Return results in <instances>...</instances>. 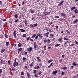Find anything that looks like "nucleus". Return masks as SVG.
I'll list each match as a JSON object with an SVG mask.
<instances>
[{
	"instance_id": "f257e3e1",
	"label": "nucleus",
	"mask_w": 78,
	"mask_h": 78,
	"mask_svg": "<svg viewBox=\"0 0 78 78\" xmlns=\"http://www.w3.org/2000/svg\"><path fill=\"white\" fill-rule=\"evenodd\" d=\"M32 49L33 48H32V47H30L29 48H27V51L29 52V53H31V51Z\"/></svg>"
},
{
	"instance_id": "f03ea898",
	"label": "nucleus",
	"mask_w": 78,
	"mask_h": 78,
	"mask_svg": "<svg viewBox=\"0 0 78 78\" xmlns=\"http://www.w3.org/2000/svg\"><path fill=\"white\" fill-rule=\"evenodd\" d=\"M57 73H58V71L57 70L53 72H52V74L53 75H55Z\"/></svg>"
},
{
	"instance_id": "7ed1b4c3",
	"label": "nucleus",
	"mask_w": 78,
	"mask_h": 78,
	"mask_svg": "<svg viewBox=\"0 0 78 78\" xmlns=\"http://www.w3.org/2000/svg\"><path fill=\"white\" fill-rule=\"evenodd\" d=\"M34 48H36L37 47V45H36V42H34Z\"/></svg>"
},
{
	"instance_id": "20e7f679",
	"label": "nucleus",
	"mask_w": 78,
	"mask_h": 78,
	"mask_svg": "<svg viewBox=\"0 0 78 78\" xmlns=\"http://www.w3.org/2000/svg\"><path fill=\"white\" fill-rule=\"evenodd\" d=\"M13 34H14V37H15V38H16L17 36H16V34L15 30L13 32Z\"/></svg>"
},
{
	"instance_id": "39448f33",
	"label": "nucleus",
	"mask_w": 78,
	"mask_h": 78,
	"mask_svg": "<svg viewBox=\"0 0 78 78\" xmlns=\"http://www.w3.org/2000/svg\"><path fill=\"white\" fill-rule=\"evenodd\" d=\"M27 76L28 78H30V74L28 73V72H27Z\"/></svg>"
},
{
	"instance_id": "423d86ee",
	"label": "nucleus",
	"mask_w": 78,
	"mask_h": 78,
	"mask_svg": "<svg viewBox=\"0 0 78 78\" xmlns=\"http://www.w3.org/2000/svg\"><path fill=\"white\" fill-rule=\"evenodd\" d=\"M78 9H76L75 10H74V12L75 13V14H77V13H78Z\"/></svg>"
},
{
	"instance_id": "0eeeda50",
	"label": "nucleus",
	"mask_w": 78,
	"mask_h": 78,
	"mask_svg": "<svg viewBox=\"0 0 78 78\" xmlns=\"http://www.w3.org/2000/svg\"><path fill=\"white\" fill-rule=\"evenodd\" d=\"M20 31L21 32H24L25 31V30L23 29H21L20 30Z\"/></svg>"
},
{
	"instance_id": "6e6552de",
	"label": "nucleus",
	"mask_w": 78,
	"mask_h": 78,
	"mask_svg": "<svg viewBox=\"0 0 78 78\" xmlns=\"http://www.w3.org/2000/svg\"><path fill=\"white\" fill-rule=\"evenodd\" d=\"M4 51H5V49L1 50V52L2 53H3V52H4Z\"/></svg>"
},
{
	"instance_id": "1a4fd4ad",
	"label": "nucleus",
	"mask_w": 78,
	"mask_h": 78,
	"mask_svg": "<svg viewBox=\"0 0 78 78\" xmlns=\"http://www.w3.org/2000/svg\"><path fill=\"white\" fill-rule=\"evenodd\" d=\"M61 15L62 16H66V14L64 13H61Z\"/></svg>"
},
{
	"instance_id": "9d476101",
	"label": "nucleus",
	"mask_w": 78,
	"mask_h": 78,
	"mask_svg": "<svg viewBox=\"0 0 78 78\" xmlns=\"http://www.w3.org/2000/svg\"><path fill=\"white\" fill-rule=\"evenodd\" d=\"M51 38H53V37H54V35L52 34H51V35H50Z\"/></svg>"
},
{
	"instance_id": "9b49d317",
	"label": "nucleus",
	"mask_w": 78,
	"mask_h": 78,
	"mask_svg": "<svg viewBox=\"0 0 78 78\" xmlns=\"http://www.w3.org/2000/svg\"><path fill=\"white\" fill-rule=\"evenodd\" d=\"M36 34H34V35L32 36V38H34V37H36Z\"/></svg>"
},
{
	"instance_id": "f8f14e48",
	"label": "nucleus",
	"mask_w": 78,
	"mask_h": 78,
	"mask_svg": "<svg viewBox=\"0 0 78 78\" xmlns=\"http://www.w3.org/2000/svg\"><path fill=\"white\" fill-rule=\"evenodd\" d=\"M75 7H72L71 9V11H73V9H75Z\"/></svg>"
},
{
	"instance_id": "ddd939ff",
	"label": "nucleus",
	"mask_w": 78,
	"mask_h": 78,
	"mask_svg": "<svg viewBox=\"0 0 78 78\" xmlns=\"http://www.w3.org/2000/svg\"><path fill=\"white\" fill-rule=\"evenodd\" d=\"M62 69H64V70H67V67H63Z\"/></svg>"
},
{
	"instance_id": "4468645a",
	"label": "nucleus",
	"mask_w": 78,
	"mask_h": 78,
	"mask_svg": "<svg viewBox=\"0 0 78 78\" xmlns=\"http://www.w3.org/2000/svg\"><path fill=\"white\" fill-rule=\"evenodd\" d=\"M52 61H53V60L51 59L48 61V63H50V62H52Z\"/></svg>"
},
{
	"instance_id": "2eb2a0df",
	"label": "nucleus",
	"mask_w": 78,
	"mask_h": 78,
	"mask_svg": "<svg viewBox=\"0 0 78 78\" xmlns=\"http://www.w3.org/2000/svg\"><path fill=\"white\" fill-rule=\"evenodd\" d=\"M21 46H22V44H21V43H20L18 44V47H21Z\"/></svg>"
},
{
	"instance_id": "dca6fc26",
	"label": "nucleus",
	"mask_w": 78,
	"mask_h": 78,
	"mask_svg": "<svg viewBox=\"0 0 78 78\" xmlns=\"http://www.w3.org/2000/svg\"><path fill=\"white\" fill-rule=\"evenodd\" d=\"M64 39L65 41H68V40H69V39L67 38L66 37H64Z\"/></svg>"
},
{
	"instance_id": "f3484780",
	"label": "nucleus",
	"mask_w": 78,
	"mask_h": 78,
	"mask_svg": "<svg viewBox=\"0 0 78 78\" xmlns=\"http://www.w3.org/2000/svg\"><path fill=\"white\" fill-rule=\"evenodd\" d=\"M47 42H48V43H50V40L48 39L47 41Z\"/></svg>"
},
{
	"instance_id": "a211bd4d",
	"label": "nucleus",
	"mask_w": 78,
	"mask_h": 78,
	"mask_svg": "<svg viewBox=\"0 0 78 78\" xmlns=\"http://www.w3.org/2000/svg\"><path fill=\"white\" fill-rule=\"evenodd\" d=\"M35 38L36 39H38V34L37 35L36 37H35Z\"/></svg>"
},
{
	"instance_id": "6ab92c4d",
	"label": "nucleus",
	"mask_w": 78,
	"mask_h": 78,
	"mask_svg": "<svg viewBox=\"0 0 78 78\" xmlns=\"http://www.w3.org/2000/svg\"><path fill=\"white\" fill-rule=\"evenodd\" d=\"M14 16L15 17H16V18H17V17H18V15H17V14H15Z\"/></svg>"
},
{
	"instance_id": "aec40b11",
	"label": "nucleus",
	"mask_w": 78,
	"mask_h": 78,
	"mask_svg": "<svg viewBox=\"0 0 78 78\" xmlns=\"http://www.w3.org/2000/svg\"><path fill=\"white\" fill-rule=\"evenodd\" d=\"M44 42L46 43V42H47V40L46 39H45L44 40Z\"/></svg>"
},
{
	"instance_id": "412c9836",
	"label": "nucleus",
	"mask_w": 78,
	"mask_h": 78,
	"mask_svg": "<svg viewBox=\"0 0 78 78\" xmlns=\"http://www.w3.org/2000/svg\"><path fill=\"white\" fill-rule=\"evenodd\" d=\"M64 2V0L62 1L61 2H60V5H62Z\"/></svg>"
},
{
	"instance_id": "4be33fe9",
	"label": "nucleus",
	"mask_w": 78,
	"mask_h": 78,
	"mask_svg": "<svg viewBox=\"0 0 78 78\" xmlns=\"http://www.w3.org/2000/svg\"><path fill=\"white\" fill-rule=\"evenodd\" d=\"M33 62H32L31 64L30 65V67H32L33 66Z\"/></svg>"
},
{
	"instance_id": "5701e85b",
	"label": "nucleus",
	"mask_w": 78,
	"mask_h": 78,
	"mask_svg": "<svg viewBox=\"0 0 78 78\" xmlns=\"http://www.w3.org/2000/svg\"><path fill=\"white\" fill-rule=\"evenodd\" d=\"M78 22V19L76 20L75 21H74V23H76V22Z\"/></svg>"
},
{
	"instance_id": "b1692460",
	"label": "nucleus",
	"mask_w": 78,
	"mask_h": 78,
	"mask_svg": "<svg viewBox=\"0 0 78 78\" xmlns=\"http://www.w3.org/2000/svg\"><path fill=\"white\" fill-rule=\"evenodd\" d=\"M6 46H8L9 45V43L8 42H7L6 43Z\"/></svg>"
},
{
	"instance_id": "393cba45",
	"label": "nucleus",
	"mask_w": 78,
	"mask_h": 78,
	"mask_svg": "<svg viewBox=\"0 0 78 78\" xmlns=\"http://www.w3.org/2000/svg\"><path fill=\"white\" fill-rule=\"evenodd\" d=\"M59 45H60V44H56L55 45V47H58Z\"/></svg>"
},
{
	"instance_id": "a878e982",
	"label": "nucleus",
	"mask_w": 78,
	"mask_h": 78,
	"mask_svg": "<svg viewBox=\"0 0 78 78\" xmlns=\"http://www.w3.org/2000/svg\"><path fill=\"white\" fill-rule=\"evenodd\" d=\"M21 75H24V74H23V72H21Z\"/></svg>"
},
{
	"instance_id": "bb28decb",
	"label": "nucleus",
	"mask_w": 78,
	"mask_h": 78,
	"mask_svg": "<svg viewBox=\"0 0 78 78\" xmlns=\"http://www.w3.org/2000/svg\"><path fill=\"white\" fill-rule=\"evenodd\" d=\"M23 37H26V35L25 34H23Z\"/></svg>"
},
{
	"instance_id": "cd10ccee",
	"label": "nucleus",
	"mask_w": 78,
	"mask_h": 78,
	"mask_svg": "<svg viewBox=\"0 0 78 78\" xmlns=\"http://www.w3.org/2000/svg\"><path fill=\"white\" fill-rule=\"evenodd\" d=\"M34 76H35V77H38V75H36V74H35Z\"/></svg>"
},
{
	"instance_id": "c85d7f7f",
	"label": "nucleus",
	"mask_w": 78,
	"mask_h": 78,
	"mask_svg": "<svg viewBox=\"0 0 78 78\" xmlns=\"http://www.w3.org/2000/svg\"><path fill=\"white\" fill-rule=\"evenodd\" d=\"M37 24L36 23V24H34V27H36V26H37Z\"/></svg>"
},
{
	"instance_id": "c756f323",
	"label": "nucleus",
	"mask_w": 78,
	"mask_h": 78,
	"mask_svg": "<svg viewBox=\"0 0 78 78\" xmlns=\"http://www.w3.org/2000/svg\"><path fill=\"white\" fill-rule=\"evenodd\" d=\"M23 61H25V59H26V58H25V57H23Z\"/></svg>"
},
{
	"instance_id": "7c9ffc66",
	"label": "nucleus",
	"mask_w": 78,
	"mask_h": 78,
	"mask_svg": "<svg viewBox=\"0 0 78 78\" xmlns=\"http://www.w3.org/2000/svg\"><path fill=\"white\" fill-rule=\"evenodd\" d=\"M16 61H17V59L15 58L14 60V62L16 63Z\"/></svg>"
},
{
	"instance_id": "2f4dec72",
	"label": "nucleus",
	"mask_w": 78,
	"mask_h": 78,
	"mask_svg": "<svg viewBox=\"0 0 78 78\" xmlns=\"http://www.w3.org/2000/svg\"><path fill=\"white\" fill-rule=\"evenodd\" d=\"M36 70H34L33 73H34V74H36Z\"/></svg>"
},
{
	"instance_id": "473e14b6",
	"label": "nucleus",
	"mask_w": 78,
	"mask_h": 78,
	"mask_svg": "<svg viewBox=\"0 0 78 78\" xmlns=\"http://www.w3.org/2000/svg\"><path fill=\"white\" fill-rule=\"evenodd\" d=\"M22 50V48H20L18 49V50H19V51H21Z\"/></svg>"
},
{
	"instance_id": "72a5a7b5",
	"label": "nucleus",
	"mask_w": 78,
	"mask_h": 78,
	"mask_svg": "<svg viewBox=\"0 0 78 78\" xmlns=\"http://www.w3.org/2000/svg\"><path fill=\"white\" fill-rule=\"evenodd\" d=\"M61 40H62V39L59 38L58 40V41L59 42H61Z\"/></svg>"
},
{
	"instance_id": "f704fd0d",
	"label": "nucleus",
	"mask_w": 78,
	"mask_h": 78,
	"mask_svg": "<svg viewBox=\"0 0 78 78\" xmlns=\"http://www.w3.org/2000/svg\"><path fill=\"white\" fill-rule=\"evenodd\" d=\"M47 13H48L47 12H46L45 13V15H44L45 16H47Z\"/></svg>"
},
{
	"instance_id": "c9c22d12",
	"label": "nucleus",
	"mask_w": 78,
	"mask_h": 78,
	"mask_svg": "<svg viewBox=\"0 0 78 78\" xmlns=\"http://www.w3.org/2000/svg\"><path fill=\"white\" fill-rule=\"evenodd\" d=\"M73 64L74 66H76V64L75 63V62H74L73 63Z\"/></svg>"
},
{
	"instance_id": "e433bc0d",
	"label": "nucleus",
	"mask_w": 78,
	"mask_h": 78,
	"mask_svg": "<svg viewBox=\"0 0 78 78\" xmlns=\"http://www.w3.org/2000/svg\"><path fill=\"white\" fill-rule=\"evenodd\" d=\"M31 37H28L27 39V41H28L29 40V39H30Z\"/></svg>"
},
{
	"instance_id": "4c0bfd02",
	"label": "nucleus",
	"mask_w": 78,
	"mask_h": 78,
	"mask_svg": "<svg viewBox=\"0 0 78 78\" xmlns=\"http://www.w3.org/2000/svg\"><path fill=\"white\" fill-rule=\"evenodd\" d=\"M75 42L76 43V44H78V42H77V41L76 40L75 41Z\"/></svg>"
},
{
	"instance_id": "58836bf2",
	"label": "nucleus",
	"mask_w": 78,
	"mask_h": 78,
	"mask_svg": "<svg viewBox=\"0 0 78 78\" xmlns=\"http://www.w3.org/2000/svg\"><path fill=\"white\" fill-rule=\"evenodd\" d=\"M8 36V35H7V34H5V37L6 38H7V37Z\"/></svg>"
},
{
	"instance_id": "ea45409f",
	"label": "nucleus",
	"mask_w": 78,
	"mask_h": 78,
	"mask_svg": "<svg viewBox=\"0 0 78 78\" xmlns=\"http://www.w3.org/2000/svg\"><path fill=\"white\" fill-rule=\"evenodd\" d=\"M2 70L0 69V74L2 73Z\"/></svg>"
},
{
	"instance_id": "a19ab883",
	"label": "nucleus",
	"mask_w": 78,
	"mask_h": 78,
	"mask_svg": "<svg viewBox=\"0 0 78 78\" xmlns=\"http://www.w3.org/2000/svg\"><path fill=\"white\" fill-rule=\"evenodd\" d=\"M62 75H64V73L62 72L61 73Z\"/></svg>"
},
{
	"instance_id": "79ce46f5",
	"label": "nucleus",
	"mask_w": 78,
	"mask_h": 78,
	"mask_svg": "<svg viewBox=\"0 0 78 78\" xmlns=\"http://www.w3.org/2000/svg\"><path fill=\"white\" fill-rule=\"evenodd\" d=\"M46 30H47V31H50L49 30H48V28H47V27H46Z\"/></svg>"
},
{
	"instance_id": "37998d69",
	"label": "nucleus",
	"mask_w": 78,
	"mask_h": 78,
	"mask_svg": "<svg viewBox=\"0 0 78 78\" xmlns=\"http://www.w3.org/2000/svg\"><path fill=\"white\" fill-rule=\"evenodd\" d=\"M51 48V47H49L48 48V49H50Z\"/></svg>"
},
{
	"instance_id": "c03bdc74",
	"label": "nucleus",
	"mask_w": 78,
	"mask_h": 78,
	"mask_svg": "<svg viewBox=\"0 0 78 78\" xmlns=\"http://www.w3.org/2000/svg\"><path fill=\"white\" fill-rule=\"evenodd\" d=\"M55 17H56V18H59V16H56Z\"/></svg>"
},
{
	"instance_id": "a18cd8bd",
	"label": "nucleus",
	"mask_w": 78,
	"mask_h": 78,
	"mask_svg": "<svg viewBox=\"0 0 78 78\" xmlns=\"http://www.w3.org/2000/svg\"><path fill=\"white\" fill-rule=\"evenodd\" d=\"M67 42H68L67 41L65 43H64V45H66V44H67Z\"/></svg>"
},
{
	"instance_id": "49530a36",
	"label": "nucleus",
	"mask_w": 78,
	"mask_h": 78,
	"mask_svg": "<svg viewBox=\"0 0 78 78\" xmlns=\"http://www.w3.org/2000/svg\"><path fill=\"white\" fill-rule=\"evenodd\" d=\"M52 65H53V63H51L50 66H52Z\"/></svg>"
},
{
	"instance_id": "de8ad7c7",
	"label": "nucleus",
	"mask_w": 78,
	"mask_h": 78,
	"mask_svg": "<svg viewBox=\"0 0 78 78\" xmlns=\"http://www.w3.org/2000/svg\"><path fill=\"white\" fill-rule=\"evenodd\" d=\"M66 31L67 33H69V31H68V30H66Z\"/></svg>"
},
{
	"instance_id": "09e8293b",
	"label": "nucleus",
	"mask_w": 78,
	"mask_h": 78,
	"mask_svg": "<svg viewBox=\"0 0 78 78\" xmlns=\"http://www.w3.org/2000/svg\"><path fill=\"white\" fill-rule=\"evenodd\" d=\"M74 45V44H72L71 45H70V46H73Z\"/></svg>"
},
{
	"instance_id": "8fccbe9b",
	"label": "nucleus",
	"mask_w": 78,
	"mask_h": 78,
	"mask_svg": "<svg viewBox=\"0 0 78 78\" xmlns=\"http://www.w3.org/2000/svg\"><path fill=\"white\" fill-rule=\"evenodd\" d=\"M56 28H59V27L58 26H56Z\"/></svg>"
},
{
	"instance_id": "3c124183",
	"label": "nucleus",
	"mask_w": 78,
	"mask_h": 78,
	"mask_svg": "<svg viewBox=\"0 0 78 78\" xmlns=\"http://www.w3.org/2000/svg\"><path fill=\"white\" fill-rule=\"evenodd\" d=\"M41 73H42V72L40 71L39 72V74H41Z\"/></svg>"
},
{
	"instance_id": "603ef678",
	"label": "nucleus",
	"mask_w": 78,
	"mask_h": 78,
	"mask_svg": "<svg viewBox=\"0 0 78 78\" xmlns=\"http://www.w3.org/2000/svg\"><path fill=\"white\" fill-rule=\"evenodd\" d=\"M25 54L26 55H27V52H25Z\"/></svg>"
},
{
	"instance_id": "864d4df0",
	"label": "nucleus",
	"mask_w": 78,
	"mask_h": 78,
	"mask_svg": "<svg viewBox=\"0 0 78 78\" xmlns=\"http://www.w3.org/2000/svg\"><path fill=\"white\" fill-rule=\"evenodd\" d=\"M24 23H25V25H26L27 24V21H25Z\"/></svg>"
},
{
	"instance_id": "5fc2aeb1",
	"label": "nucleus",
	"mask_w": 78,
	"mask_h": 78,
	"mask_svg": "<svg viewBox=\"0 0 78 78\" xmlns=\"http://www.w3.org/2000/svg\"><path fill=\"white\" fill-rule=\"evenodd\" d=\"M30 40L31 41H33V40L31 38H30Z\"/></svg>"
},
{
	"instance_id": "6e6d98bb",
	"label": "nucleus",
	"mask_w": 78,
	"mask_h": 78,
	"mask_svg": "<svg viewBox=\"0 0 78 78\" xmlns=\"http://www.w3.org/2000/svg\"><path fill=\"white\" fill-rule=\"evenodd\" d=\"M34 12L33 11H31V13H34Z\"/></svg>"
},
{
	"instance_id": "4d7b16f0",
	"label": "nucleus",
	"mask_w": 78,
	"mask_h": 78,
	"mask_svg": "<svg viewBox=\"0 0 78 78\" xmlns=\"http://www.w3.org/2000/svg\"><path fill=\"white\" fill-rule=\"evenodd\" d=\"M18 66V62L16 63V66Z\"/></svg>"
},
{
	"instance_id": "13d9d810",
	"label": "nucleus",
	"mask_w": 78,
	"mask_h": 78,
	"mask_svg": "<svg viewBox=\"0 0 78 78\" xmlns=\"http://www.w3.org/2000/svg\"><path fill=\"white\" fill-rule=\"evenodd\" d=\"M15 23H16V22H18V21H17V20H16L15 21Z\"/></svg>"
},
{
	"instance_id": "bf43d9fd",
	"label": "nucleus",
	"mask_w": 78,
	"mask_h": 78,
	"mask_svg": "<svg viewBox=\"0 0 78 78\" xmlns=\"http://www.w3.org/2000/svg\"><path fill=\"white\" fill-rule=\"evenodd\" d=\"M6 20L5 19L4 20H3V22H5V21H6Z\"/></svg>"
},
{
	"instance_id": "052dcab7",
	"label": "nucleus",
	"mask_w": 78,
	"mask_h": 78,
	"mask_svg": "<svg viewBox=\"0 0 78 78\" xmlns=\"http://www.w3.org/2000/svg\"><path fill=\"white\" fill-rule=\"evenodd\" d=\"M8 63H9V64H10V61L9 60L8 61Z\"/></svg>"
},
{
	"instance_id": "680f3d73",
	"label": "nucleus",
	"mask_w": 78,
	"mask_h": 78,
	"mask_svg": "<svg viewBox=\"0 0 78 78\" xmlns=\"http://www.w3.org/2000/svg\"><path fill=\"white\" fill-rule=\"evenodd\" d=\"M75 17V15H74L73 16H72V18H74V17Z\"/></svg>"
},
{
	"instance_id": "e2e57ef3",
	"label": "nucleus",
	"mask_w": 78,
	"mask_h": 78,
	"mask_svg": "<svg viewBox=\"0 0 78 78\" xmlns=\"http://www.w3.org/2000/svg\"><path fill=\"white\" fill-rule=\"evenodd\" d=\"M62 58H64V55H62Z\"/></svg>"
},
{
	"instance_id": "0e129e2a",
	"label": "nucleus",
	"mask_w": 78,
	"mask_h": 78,
	"mask_svg": "<svg viewBox=\"0 0 78 78\" xmlns=\"http://www.w3.org/2000/svg\"><path fill=\"white\" fill-rule=\"evenodd\" d=\"M12 70L13 71H14L15 70V69H14L13 68V69H12Z\"/></svg>"
},
{
	"instance_id": "69168bd1",
	"label": "nucleus",
	"mask_w": 78,
	"mask_h": 78,
	"mask_svg": "<svg viewBox=\"0 0 78 78\" xmlns=\"http://www.w3.org/2000/svg\"><path fill=\"white\" fill-rule=\"evenodd\" d=\"M71 68H72V69H73V66H72Z\"/></svg>"
},
{
	"instance_id": "338daca9",
	"label": "nucleus",
	"mask_w": 78,
	"mask_h": 78,
	"mask_svg": "<svg viewBox=\"0 0 78 78\" xmlns=\"http://www.w3.org/2000/svg\"><path fill=\"white\" fill-rule=\"evenodd\" d=\"M0 4H2V2L0 1Z\"/></svg>"
},
{
	"instance_id": "774afa93",
	"label": "nucleus",
	"mask_w": 78,
	"mask_h": 78,
	"mask_svg": "<svg viewBox=\"0 0 78 78\" xmlns=\"http://www.w3.org/2000/svg\"><path fill=\"white\" fill-rule=\"evenodd\" d=\"M30 26L31 27H33V25H32V24L30 25Z\"/></svg>"
}]
</instances>
